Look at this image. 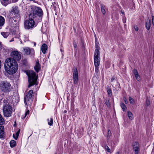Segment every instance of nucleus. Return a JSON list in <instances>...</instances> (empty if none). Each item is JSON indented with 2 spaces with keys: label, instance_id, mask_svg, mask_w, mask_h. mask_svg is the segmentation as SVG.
I'll use <instances>...</instances> for the list:
<instances>
[{
  "label": "nucleus",
  "instance_id": "nucleus-39",
  "mask_svg": "<svg viewBox=\"0 0 154 154\" xmlns=\"http://www.w3.org/2000/svg\"><path fill=\"white\" fill-rule=\"evenodd\" d=\"M152 24L154 26V16L152 17Z\"/></svg>",
  "mask_w": 154,
  "mask_h": 154
},
{
  "label": "nucleus",
  "instance_id": "nucleus-35",
  "mask_svg": "<svg viewBox=\"0 0 154 154\" xmlns=\"http://www.w3.org/2000/svg\"><path fill=\"white\" fill-rule=\"evenodd\" d=\"M123 100H124V101L125 102V103L126 104H127L128 103V101L125 97H124L123 98Z\"/></svg>",
  "mask_w": 154,
  "mask_h": 154
},
{
  "label": "nucleus",
  "instance_id": "nucleus-49",
  "mask_svg": "<svg viewBox=\"0 0 154 154\" xmlns=\"http://www.w3.org/2000/svg\"><path fill=\"white\" fill-rule=\"evenodd\" d=\"M36 44L35 43H34V45H36Z\"/></svg>",
  "mask_w": 154,
  "mask_h": 154
},
{
  "label": "nucleus",
  "instance_id": "nucleus-17",
  "mask_svg": "<svg viewBox=\"0 0 154 154\" xmlns=\"http://www.w3.org/2000/svg\"><path fill=\"white\" fill-rule=\"evenodd\" d=\"M24 52L27 55L30 54L31 49L29 48H26L23 49Z\"/></svg>",
  "mask_w": 154,
  "mask_h": 154
},
{
  "label": "nucleus",
  "instance_id": "nucleus-29",
  "mask_svg": "<svg viewBox=\"0 0 154 154\" xmlns=\"http://www.w3.org/2000/svg\"><path fill=\"white\" fill-rule=\"evenodd\" d=\"M104 148L108 152H111V151L110 148L109 147L106 145H105L104 146Z\"/></svg>",
  "mask_w": 154,
  "mask_h": 154
},
{
  "label": "nucleus",
  "instance_id": "nucleus-13",
  "mask_svg": "<svg viewBox=\"0 0 154 154\" xmlns=\"http://www.w3.org/2000/svg\"><path fill=\"white\" fill-rule=\"evenodd\" d=\"M48 49V46L45 44H43L41 47V51L42 53L45 54Z\"/></svg>",
  "mask_w": 154,
  "mask_h": 154
},
{
  "label": "nucleus",
  "instance_id": "nucleus-45",
  "mask_svg": "<svg viewBox=\"0 0 154 154\" xmlns=\"http://www.w3.org/2000/svg\"><path fill=\"white\" fill-rule=\"evenodd\" d=\"M118 88H120V85L119 84H118Z\"/></svg>",
  "mask_w": 154,
  "mask_h": 154
},
{
  "label": "nucleus",
  "instance_id": "nucleus-40",
  "mask_svg": "<svg viewBox=\"0 0 154 154\" xmlns=\"http://www.w3.org/2000/svg\"><path fill=\"white\" fill-rule=\"evenodd\" d=\"M18 1V0H12V2H14V3L16 2H17Z\"/></svg>",
  "mask_w": 154,
  "mask_h": 154
},
{
  "label": "nucleus",
  "instance_id": "nucleus-46",
  "mask_svg": "<svg viewBox=\"0 0 154 154\" xmlns=\"http://www.w3.org/2000/svg\"><path fill=\"white\" fill-rule=\"evenodd\" d=\"M123 22L124 23H126V20H123Z\"/></svg>",
  "mask_w": 154,
  "mask_h": 154
},
{
  "label": "nucleus",
  "instance_id": "nucleus-16",
  "mask_svg": "<svg viewBox=\"0 0 154 154\" xmlns=\"http://www.w3.org/2000/svg\"><path fill=\"white\" fill-rule=\"evenodd\" d=\"M150 20H148L146 23L145 26L146 29L149 30L150 28Z\"/></svg>",
  "mask_w": 154,
  "mask_h": 154
},
{
  "label": "nucleus",
  "instance_id": "nucleus-21",
  "mask_svg": "<svg viewBox=\"0 0 154 154\" xmlns=\"http://www.w3.org/2000/svg\"><path fill=\"white\" fill-rule=\"evenodd\" d=\"M120 106L122 108V110L123 111H126L127 108L126 106L125 105L124 103L122 102H121L120 103Z\"/></svg>",
  "mask_w": 154,
  "mask_h": 154
},
{
  "label": "nucleus",
  "instance_id": "nucleus-7",
  "mask_svg": "<svg viewBox=\"0 0 154 154\" xmlns=\"http://www.w3.org/2000/svg\"><path fill=\"white\" fill-rule=\"evenodd\" d=\"M3 113L4 116L6 117H9L11 115L12 110L11 107L9 105L8 103H6L4 105Z\"/></svg>",
  "mask_w": 154,
  "mask_h": 154
},
{
  "label": "nucleus",
  "instance_id": "nucleus-42",
  "mask_svg": "<svg viewBox=\"0 0 154 154\" xmlns=\"http://www.w3.org/2000/svg\"><path fill=\"white\" fill-rule=\"evenodd\" d=\"M13 41H14V38H13L10 41V42H12Z\"/></svg>",
  "mask_w": 154,
  "mask_h": 154
},
{
  "label": "nucleus",
  "instance_id": "nucleus-12",
  "mask_svg": "<svg viewBox=\"0 0 154 154\" xmlns=\"http://www.w3.org/2000/svg\"><path fill=\"white\" fill-rule=\"evenodd\" d=\"M34 69L35 71L37 72H38L40 70L41 66L38 60L36 62L35 65L34 67Z\"/></svg>",
  "mask_w": 154,
  "mask_h": 154
},
{
  "label": "nucleus",
  "instance_id": "nucleus-34",
  "mask_svg": "<svg viewBox=\"0 0 154 154\" xmlns=\"http://www.w3.org/2000/svg\"><path fill=\"white\" fill-rule=\"evenodd\" d=\"M111 132L110 130H108V135L107 136V137H109L111 135Z\"/></svg>",
  "mask_w": 154,
  "mask_h": 154
},
{
  "label": "nucleus",
  "instance_id": "nucleus-15",
  "mask_svg": "<svg viewBox=\"0 0 154 154\" xmlns=\"http://www.w3.org/2000/svg\"><path fill=\"white\" fill-rule=\"evenodd\" d=\"M101 6V11L103 14L105 15L106 13V7L104 5L101 4L100 5Z\"/></svg>",
  "mask_w": 154,
  "mask_h": 154
},
{
  "label": "nucleus",
  "instance_id": "nucleus-25",
  "mask_svg": "<svg viewBox=\"0 0 154 154\" xmlns=\"http://www.w3.org/2000/svg\"><path fill=\"white\" fill-rule=\"evenodd\" d=\"M5 123V120L2 116L0 114V125H2Z\"/></svg>",
  "mask_w": 154,
  "mask_h": 154
},
{
  "label": "nucleus",
  "instance_id": "nucleus-43",
  "mask_svg": "<svg viewBox=\"0 0 154 154\" xmlns=\"http://www.w3.org/2000/svg\"><path fill=\"white\" fill-rule=\"evenodd\" d=\"M63 112L64 113H66V112H67V111L66 110H65L64 111H63Z\"/></svg>",
  "mask_w": 154,
  "mask_h": 154
},
{
  "label": "nucleus",
  "instance_id": "nucleus-18",
  "mask_svg": "<svg viewBox=\"0 0 154 154\" xmlns=\"http://www.w3.org/2000/svg\"><path fill=\"white\" fill-rule=\"evenodd\" d=\"M5 23V19L4 17L0 16V27H2L4 25Z\"/></svg>",
  "mask_w": 154,
  "mask_h": 154
},
{
  "label": "nucleus",
  "instance_id": "nucleus-30",
  "mask_svg": "<svg viewBox=\"0 0 154 154\" xmlns=\"http://www.w3.org/2000/svg\"><path fill=\"white\" fill-rule=\"evenodd\" d=\"M105 103L108 107H109L110 106L109 101L108 100L106 99L105 101Z\"/></svg>",
  "mask_w": 154,
  "mask_h": 154
},
{
  "label": "nucleus",
  "instance_id": "nucleus-24",
  "mask_svg": "<svg viewBox=\"0 0 154 154\" xmlns=\"http://www.w3.org/2000/svg\"><path fill=\"white\" fill-rule=\"evenodd\" d=\"M16 142L14 140H12L10 141V145L11 147H13L16 146Z\"/></svg>",
  "mask_w": 154,
  "mask_h": 154
},
{
  "label": "nucleus",
  "instance_id": "nucleus-44",
  "mask_svg": "<svg viewBox=\"0 0 154 154\" xmlns=\"http://www.w3.org/2000/svg\"><path fill=\"white\" fill-rule=\"evenodd\" d=\"M121 13L122 14H124V11H121Z\"/></svg>",
  "mask_w": 154,
  "mask_h": 154
},
{
  "label": "nucleus",
  "instance_id": "nucleus-10",
  "mask_svg": "<svg viewBox=\"0 0 154 154\" xmlns=\"http://www.w3.org/2000/svg\"><path fill=\"white\" fill-rule=\"evenodd\" d=\"M133 147L135 154H138L139 152V145L138 143L135 142L133 143Z\"/></svg>",
  "mask_w": 154,
  "mask_h": 154
},
{
  "label": "nucleus",
  "instance_id": "nucleus-20",
  "mask_svg": "<svg viewBox=\"0 0 154 154\" xmlns=\"http://www.w3.org/2000/svg\"><path fill=\"white\" fill-rule=\"evenodd\" d=\"M20 132V130L19 129L16 133L15 134H13V137L16 140H17L19 134Z\"/></svg>",
  "mask_w": 154,
  "mask_h": 154
},
{
  "label": "nucleus",
  "instance_id": "nucleus-36",
  "mask_svg": "<svg viewBox=\"0 0 154 154\" xmlns=\"http://www.w3.org/2000/svg\"><path fill=\"white\" fill-rule=\"evenodd\" d=\"M99 45V43L98 42H96V43H95V46H96V49H98L97 48V47L98 46V45Z\"/></svg>",
  "mask_w": 154,
  "mask_h": 154
},
{
  "label": "nucleus",
  "instance_id": "nucleus-31",
  "mask_svg": "<svg viewBox=\"0 0 154 154\" xmlns=\"http://www.w3.org/2000/svg\"><path fill=\"white\" fill-rule=\"evenodd\" d=\"M129 100L131 104H133L134 103V100L132 97H129Z\"/></svg>",
  "mask_w": 154,
  "mask_h": 154
},
{
  "label": "nucleus",
  "instance_id": "nucleus-2",
  "mask_svg": "<svg viewBox=\"0 0 154 154\" xmlns=\"http://www.w3.org/2000/svg\"><path fill=\"white\" fill-rule=\"evenodd\" d=\"M11 56L13 58L6 59L5 63V69L6 71L5 75H13L15 73L18 69V64L16 60H19L21 58L20 53L17 51H12Z\"/></svg>",
  "mask_w": 154,
  "mask_h": 154
},
{
  "label": "nucleus",
  "instance_id": "nucleus-23",
  "mask_svg": "<svg viewBox=\"0 0 154 154\" xmlns=\"http://www.w3.org/2000/svg\"><path fill=\"white\" fill-rule=\"evenodd\" d=\"M48 121V124L50 126H51L53 125V119L52 118H51L50 119H47Z\"/></svg>",
  "mask_w": 154,
  "mask_h": 154
},
{
  "label": "nucleus",
  "instance_id": "nucleus-5",
  "mask_svg": "<svg viewBox=\"0 0 154 154\" xmlns=\"http://www.w3.org/2000/svg\"><path fill=\"white\" fill-rule=\"evenodd\" d=\"M0 89L5 93L8 92L12 89L11 84L6 81H1L0 83Z\"/></svg>",
  "mask_w": 154,
  "mask_h": 154
},
{
  "label": "nucleus",
  "instance_id": "nucleus-6",
  "mask_svg": "<svg viewBox=\"0 0 154 154\" xmlns=\"http://www.w3.org/2000/svg\"><path fill=\"white\" fill-rule=\"evenodd\" d=\"M33 91L32 90H29L27 94L24 98V103L25 105H30L32 102V94Z\"/></svg>",
  "mask_w": 154,
  "mask_h": 154
},
{
  "label": "nucleus",
  "instance_id": "nucleus-47",
  "mask_svg": "<svg viewBox=\"0 0 154 154\" xmlns=\"http://www.w3.org/2000/svg\"><path fill=\"white\" fill-rule=\"evenodd\" d=\"M116 154H119V152H117L116 153Z\"/></svg>",
  "mask_w": 154,
  "mask_h": 154
},
{
  "label": "nucleus",
  "instance_id": "nucleus-32",
  "mask_svg": "<svg viewBox=\"0 0 154 154\" xmlns=\"http://www.w3.org/2000/svg\"><path fill=\"white\" fill-rule=\"evenodd\" d=\"M29 110H27V111L26 112H25V116H24V117H22V118L23 119H24V118H25L26 117V116H27V115H28V114H29Z\"/></svg>",
  "mask_w": 154,
  "mask_h": 154
},
{
  "label": "nucleus",
  "instance_id": "nucleus-48",
  "mask_svg": "<svg viewBox=\"0 0 154 154\" xmlns=\"http://www.w3.org/2000/svg\"><path fill=\"white\" fill-rule=\"evenodd\" d=\"M29 0V1H35V0Z\"/></svg>",
  "mask_w": 154,
  "mask_h": 154
},
{
  "label": "nucleus",
  "instance_id": "nucleus-8",
  "mask_svg": "<svg viewBox=\"0 0 154 154\" xmlns=\"http://www.w3.org/2000/svg\"><path fill=\"white\" fill-rule=\"evenodd\" d=\"M100 53L98 49H95L94 54V65L95 66H99L100 61Z\"/></svg>",
  "mask_w": 154,
  "mask_h": 154
},
{
  "label": "nucleus",
  "instance_id": "nucleus-41",
  "mask_svg": "<svg viewBox=\"0 0 154 154\" xmlns=\"http://www.w3.org/2000/svg\"><path fill=\"white\" fill-rule=\"evenodd\" d=\"M73 46L75 48H76L77 47V45L76 44H74Z\"/></svg>",
  "mask_w": 154,
  "mask_h": 154
},
{
  "label": "nucleus",
  "instance_id": "nucleus-9",
  "mask_svg": "<svg viewBox=\"0 0 154 154\" xmlns=\"http://www.w3.org/2000/svg\"><path fill=\"white\" fill-rule=\"evenodd\" d=\"M74 83L76 84L78 80V72L76 67H74L73 69Z\"/></svg>",
  "mask_w": 154,
  "mask_h": 154
},
{
  "label": "nucleus",
  "instance_id": "nucleus-33",
  "mask_svg": "<svg viewBox=\"0 0 154 154\" xmlns=\"http://www.w3.org/2000/svg\"><path fill=\"white\" fill-rule=\"evenodd\" d=\"M134 28L135 30L137 32L138 31L139 28L137 25H134Z\"/></svg>",
  "mask_w": 154,
  "mask_h": 154
},
{
  "label": "nucleus",
  "instance_id": "nucleus-19",
  "mask_svg": "<svg viewBox=\"0 0 154 154\" xmlns=\"http://www.w3.org/2000/svg\"><path fill=\"white\" fill-rule=\"evenodd\" d=\"M1 34L4 38H7L9 35L10 32H2Z\"/></svg>",
  "mask_w": 154,
  "mask_h": 154
},
{
  "label": "nucleus",
  "instance_id": "nucleus-27",
  "mask_svg": "<svg viewBox=\"0 0 154 154\" xmlns=\"http://www.w3.org/2000/svg\"><path fill=\"white\" fill-rule=\"evenodd\" d=\"M107 91L108 95L111 97L112 95V91L111 88L109 87L107 88Z\"/></svg>",
  "mask_w": 154,
  "mask_h": 154
},
{
  "label": "nucleus",
  "instance_id": "nucleus-1",
  "mask_svg": "<svg viewBox=\"0 0 154 154\" xmlns=\"http://www.w3.org/2000/svg\"><path fill=\"white\" fill-rule=\"evenodd\" d=\"M29 14L28 18L24 22V26L25 29H29L35 27L34 20L38 19L41 20L43 15V12L40 7L34 5H31L29 7Z\"/></svg>",
  "mask_w": 154,
  "mask_h": 154
},
{
  "label": "nucleus",
  "instance_id": "nucleus-26",
  "mask_svg": "<svg viewBox=\"0 0 154 154\" xmlns=\"http://www.w3.org/2000/svg\"><path fill=\"white\" fill-rule=\"evenodd\" d=\"M128 116L130 119L132 120L133 119V115L131 112H128Z\"/></svg>",
  "mask_w": 154,
  "mask_h": 154
},
{
  "label": "nucleus",
  "instance_id": "nucleus-3",
  "mask_svg": "<svg viewBox=\"0 0 154 154\" xmlns=\"http://www.w3.org/2000/svg\"><path fill=\"white\" fill-rule=\"evenodd\" d=\"M26 73L28 78V81L29 84L28 87L34 85L35 84L37 79V77L36 76L35 72L32 70H28L26 71Z\"/></svg>",
  "mask_w": 154,
  "mask_h": 154
},
{
  "label": "nucleus",
  "instance_id": "nucleus-14",
  "mask_svg": "<svg viewBox=\"0 0 154 154\" xmlns=\"http://www.w3.org/2000/svg\"><path fill=\"white\" fill-rule=\"evenodd\" d=\"M133 72L136 79L138 81H140V77L136 69H134V70Z\"/></svg>",
  "mask_w": 154,
  "mask_h": 154
},
{
  "label": "nucleus",
  "instance_id": "nucleus-4",
  "mask_svg": "<svg viewBox=\"0 0 154 154\" xmlns=\"http://www.w3.org/2000/svg\"><path fill=\"white\" fill-rule=\"evenodd\" d=\"M20 10L17 6H12L9 11V16L14 18H16L18 20H19L20 18Z\"/></svg>",
  "mask_w": 154,
  "mask_h": 154
},
{
  "label": "nucleus",
  "instance_id": "nucleus-38",
  "mask_svg": "<svg viewBox=\"0 0 154 154\" xmlns=\"http://www.w3.org/2000/svg\"><path fill=\"white\" fill-rule=\"evenodd\" d=\"M95 71L96 72H97L98 70V66H95Z\"/></svg>",
  "mask_w": 154,
  "mask_h": 154
},
{
  "label": "nucleus",
  "instance_id": "nucleus-22",
  "mask_svg": "<svg viewBox=\"0 0 154 154\" xmlns=\"http://www.w3.org/2000/svg\"><path fill=\"white\" fill-rule=\"evenodd\" d=\"M9 0H1V3L3 5L6 6L9 3L8 2Z\"/></svg>",
  "mask_w": 154,
  "mask_h": 154
},
{
  "label": "nucleus",
  "instance_id": "nucleus-37",
  "mask_svg": "<svg viewBox=\"0 0 154 154\" xmlns=\"http://www.w3.org/2000/svg\"><path fill=\"white\" fill-rule=\"evenodd\" d=\"M115 79V76H113L111 79V82H112Z\"/></svg>",
  "mask_w": 154,
  "mask_h": 154
},
{
  "label": "nucleus",
  "instance_id": "nucleus-11",
  "mask_svg": "<svg viewBox=\"0 0 154 154\" xmlns=\"http://www.w3.org/2000/svg\"><path fill=\"white\" fill-rule=\"evenodd\" d=\"M4 130V126H0V138L1 139H4L5 137Z\"/></svg>",
  "mask_w": 154,
  "mask_h": 154
},
{
  "label": "nucleus",
  "instance_id": "nucleus-28",
  "mask_svg": "<svg viewBox=\"0 0 154 154\" xmlns=\"http://www.w3.org/2000/svg\"><path fill=\"white\" fill-rule=\"evenodd\" d=\"M29 54L30 55V57L31 58H33L34 57L35 55V52L33 49H31L30 53Z\"/></svg>",
  "mask_w": 154,
  "mask_h": 154
}]
</instances>
